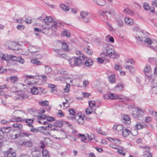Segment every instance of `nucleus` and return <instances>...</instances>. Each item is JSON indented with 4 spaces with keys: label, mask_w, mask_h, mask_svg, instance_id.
I'll return each mask as SVG.
<instances>
[{
    "label": "nucleus",
    "mask_w": 157,
    "mask_h": 157,
    "mask_svg": "<svg viewBox=\"0 0 157 157\" xmlns=\"http://www.w3.org/2000/svg\"><path fill=\"white\" fill-rule=\"evenodd\" d=\"M69 63L71 65V67H74L75 66H79L82 64V62L80 58L75 57L69 60Z\"/></svg>",
    "instance_id": "1"
},
{
    "label": "nucleus",
    "mask_w": 157,
    "mask_h": 157,
    "mask_svg": "<svg viewBox=\"0 0 157 157\" xmlns=\"http://www.w3.org/2000/svg\"><path fill=\"white\" fill-rule=\"evenodd\" d=\"M157 68V66H156L154 69V74L151 76V79H153L152 80L151 82V83L152 85L151 86L152 87V90L153 91L154 90V88L157 87V83L156 82V79H155L157 77V71H156V68Z\"/></svg>",
    "instance_id": "2"
},
{
    "label": "nucleus",
    "mask_w": 157,
    "mask_h": 157,
    "mask_svg": "<svg viewBox=\"0 0 157 157\" xmlns=\"http://www.w3.org/2000/svg\"><path fill=\"white\" fill-rule=\"evenodd\" d=\"M13 114L14 116H17L16 117L20 116L23 117H25L27 115L24 111L21 110H15L13 113Z\"/></svg>",
    "instance_id": "3"
},
{
    "label": "nucleus",
    "mask_w": 157,
    "mask_h": 157,
    "mask_svg": "<svg viewBox=\"0 0 157 157\" xmlns=\"http://www.w3.org/2000/svg\"><path fill=\"white\" fill-rule=\"evenodd\" d=\"M4 155L5 157H14L16 155V153L12 149H10L5 152Z\"/></svg>",
    "instance_id": "4"
},
{
    "label": "nucleus",
    "mask_w": 157,
    "mask_h": 157,
    "mask_svg": "<svg viewBox=\"0 0 157 157\" xmlns=\"http://www.w3.org/2000/svg\"><path fill=\"white\" fill-rule=\"evenodd\" d=\"M143 7L144 9L147 11L150 10L151 12L152 13L155 12V8L154 7H150V6L149 5L148 3L147 2H144L143 4Z\"/></svg>",
    "instance_id": "5"
},
{
    "label": "nucleus",
    "mask_w": 157,
    "mask_h": 157,
    "mask_svg": "<svg viewBox=\"0 0 157 157\" xmlns=\"http://www.w3.org/2000/svg\"><path fill=\"white\" fill-rule=\"evenodd\" d=\"M43 21L45 23V25L49 26L50 24L54 21L51 17L47 16L43 19Z\"/></svg>",
    "instance_id": "6"
},
{
    "label": "nucleus",
    "mask_w": 157,
    "mask_h": 157,
    "mask_svg": "<svg viewBox=\"0 0 157 157\" xmlns=\"http://www.w3.org/2000/svg\"><path fill=\"white\" fill-rule=\"evenodd\" d=\"M136 38L137 40H138V38H139V40L140 41H141V42L144 41L145 42L147 43L148 44H149V45L151 44L152 42V41L151 40L150 38H140V36H138L137 37L136 36Z\"/></svg>",
    "instance_id": "7"
},
{
    "label": "nucleus",
    "mask_w": 157,
    "mask_h": 157,
    "mask_svg": "<svg viewBox=\"0 0 157 157\" xmlns=\"http://www.w3.org/2000/svg\"><path fill=\"white\" fill-rule=\"evenodd\" d=\"M53 51L57 54V56L61 58H64L66 56L62 51L59 49H53Z\"/></svg>",
    "instance_id": "8"
},
{
    "label": "nucleus",
    "mask_w": 157,
    "mask_h": 157,
    "mask_svg": "<svg viewBox=\"0 0 157 157\" xmlns=\"http://www.w3.org/2000/svg\"><path fill=\"white\" fill-rule=\"evenodd\" d=\"M137 112V111H133L132 113V116L135 118L140 121L143 120V115L142 114L143 113H141L140 114H138V116H137L136 115V113Z\"/></svg>",
    "instance_id": "9"
},
{
    "label": "nucleus",
    "mask_w": 157,
    "mask_h": 157,
    "mask_svg": "<svg viewBox=\"0 0 157 157\" xmlns=\"http://www.w3.org/2000/svg\"><path fill=\"white\" fill-rule=\"evenodd\" d=\"M32 157H40L41 155L40 151L38 149H36L31 152Z\"/></svg>",
    "instance_id": "10"
},
{
    "label": "nucleus",
    "mask_w": 157,
    "mask_h": 157,
    "mask_svg": "<svg viewBox=\"0 0 157 157\" xmlns=\"http://www.w3.org/2000/svg\"><path fill=\"white\" fill-rule=\"evenodd\" d=\"M94 3L97 5L103 6L105 4V2L104 0H92Z\"/></svg>",
    "instance_id": "11"
},
{
    "label": "nucleus",
    "mask_w": 157,
    "mask_h": 157,
    "mask_svg": "<svg viewBox=\"0 0 157 157\" xmlns=\"http://www.w3.org/2000/svg\"><path fill=\"white\" fill-rule=\"evenodd\" d=\"M151 71V67L150 66L147 65H146L144 69V73L145 75L149 78H150V75H148L147 74H146V73H150Z\"/></svg>",
    "instance_id": "12"
},
{
    "label": "nucleus",
    "mask_w": 157,
    "mask_h": 157,
    "mask_svg": "<svg viewBox=\"0 0 157 157\" xmlns=\"http://www.w3.org/2000/svg\"><path fill=\"white\" fill-rule=\"evenodd\" d=\"M39 49L37 46H30L29 49V51L32 53L36 52L39 51Z\"/></svg>",
    "instance_id": "13"
},
{
    "label": "nucleus",
    "mask_w": 157,
    "mask_h": 157,
    "mask_svg": "<svg viewBox=\"0 0 157 157\" xmlns=\"http://www.w3.org/2000/svg\"><path fill=\"white\" fill-rule=\"evenodd\" d=\"M125 23L128 25H132L134 24V21L133 20L129 17H126L124 19Z\"/></svg>",
    "instance_id": "14"
},
{
    "label": "nucleus",
    "mask_w": 157,
    "mask_h": 157,
    "mask_svg": "<svg viewBox=\"0 0 157 157\" xmlns=\"http://www.w3.org/2000/svg\"><path fill=\"white\" fill-rule=\"evenodd\" d=\"M122 121L123 122L128 124H129L131 123V121L130 120L129 116L127 115H124Z\"/></svg>",
    "instance_id": "15"
},
{
    "label": "nucleus",
    "mask_w": 157,
    "mask_h": 157,
    "mask_svg": "<svg viewBox=\"0 0 157 157\" xmlns=\"http://www.w3.org/2000/svg\"><path fill=\"white\" fill-rule=\"evenodd\" d=\"M63 122L61 121H57L53 124L54 127L61 128L63 126Z\"/></svg>",
    "instance_id": "16"
},
{
    "label": "nucleus",
    "mask_w": 157,
    "mask_h": 157,
    "mask_svg": "<svg viewBox=\"0 0 157 157\" xmlns=\"http://www.w3.org/2000/svg\"><path fill=\"white\" fill-rule=\"evenodd\" d=\"M51 26V29L53 32L56 31V29L57 27V23L55 21H53L50 24Z\"/></svg>",
    "instance_id": "17"
},
{
    "label": "nucleus",
    "mask_w": 157,
    "mask_h": 157,
    "mask_svg": "<svg viewBox=\"0 0 157 157\" xmlns=\"http://www.w3.org/2000/svg\"><path fill=\"white\" fill-rule=\"evenodd\" d=\"M117 25L120 27L121 28L123 26L124 22L123 20L120 18L117 19L116 21Z\"/></svg>",
    "instance_id": "18"
},
{
    "label": "nucleus",
    "mask_w": 157,
    "mask_h": 157,
    "mask_svg": "<svg viewBox=\"0 0 157 157\" xmlns=\"http://www.w3.org/2000/svg\"><path fill=\"white\" fill-rule=\"evenodd\" d=\"M61 8L65 12H67L69 10V7L64 4L61 3L60 5Z\"/></svg>",
    "instance_id": "19"
},
{
    "label": "nucleus",
    "mask_w": 157,
    "mask_h": 157,
    "mask_svg": "<svg viewBox=\"0 0 157 157\" xmlns=\"http://www.w3.org/2000/svg\"><path fill=\"white\" fill-rule=\"evenodd\" d=\"M106 53L109 55L111 57V56H113V53H114V50H113L112 48H109L107 46L106 49Z\"/></svg>",
    "instance_id": "20"
},
{
    "label": "nucleus",
    "mask_w": 157,
    "mask_h": 157,
    "mask_svg": "<svg viewBox=\"0 0 157 157\" xmlns=\"http://www.w3.org/2000/svg\"><path fill=\"white\" fill-rule=\"evenodd\" d=\"M15 118H13L11 119L10 121L12 122H18L21 121H23L24 120L21 117H16Z\"/></svg>",
    "instance_id": "21"
},
{
    "label": "nucleus",
    "mask_w": 157,
    "mask_h": 157,
    "mask_svg": "<svg viewBox=\"0 0 157 157\" xmlns=\"http://www.w3.org/2000/svg\"><path fill=\"white\" fill-rule=\"evenodd\" d=\"M25 122L27 123V125L29 126V127H33V124H31L33 123V120L31 119H25Z\"/></svg>",
    "instance_id": "22"
},
{
    "label": "nucleus",
    "mask_w": 157,
    "mask_h": 157,
    "mask_svg": "<svg viewBox=\"0 0 157 157\" xmlns=\"http://www.w3.org/2000/svg\"><path fill=\"white\" fill-rule=\"evenodd\" d=\"M124 13L126 14H129L132 15L134 14V13L133 11L130 10L128 8H127L124 9Z\"/></svg>",
    "instance_id": "23"
},
{
    "label": "nucleus",
    "mask_w": 157,
    "mask_h": 157,
    "mask_svg": "<svg viewBox=\"0 0 157 157\" xmlns=\"http://www.w3.org/2000/svg\"><path fill=\"white\" fill-rule=\"evenodd\" d=\"M89 13L86 11H82L80 12V16L81 18L83 19L85 17L88 16Z\"/></svg>",
    "instance_id": "24"
},
{
    "label": "nucleus",
    "mask_w": 157,
    "mask_h": 157,
    "mask_svg": "<svg viewBox=\"0 0 157 157\" xmlns=\"http://www.w3.org/2000/svg\"><path fill=\"white\" fill-rule=\"evenodd\" d=\"M114 10L113 9H111L110 11H102V13H103L106 14L109 16V17H111L112 16V14L114 13Z\"/></svg>",
    "instance_id": "25"
},
{
    "label": "nucleus",
    "mask_w": 157,
    "mask_h": 157,
    "mask_svg": "<svg viewBox=\"0 0 157 157\" xmlns=\"http://www.w3.org/2000/svg\"><path fill=\"white\" fill-rule=\"evenodd\" d=\"M130 132V131L128 129H123L122 131V133L123 136L124 137H126L128 135H129Z\"/></svg>",
    "instance_id": "26"
},
{
    "label": "nucleus",
    "mask_w": 157,
    "mask_h": 157,
    "mask_svg": "<svg viewBox=\"0 0 157 157\" xmlns=\"http://www.w3.org/2000/svg\"><path fill=\"white\" fill-rule=\"evenodd\" d=\"M76 54L78 56H79V58H82V59L83 60H85V59H87V57L86 56L85 57L84 55L82 53L79 51H77L76 52Z\"/></svg>",
    "instance_id": "27"
},
{
    "label": "nucleus",
    "mask_w": 157,
    "mask_h": 157,
    "mask_svg": "<svg viewBox=\"0 0 157 157\" xmlns=\"http://www.w3.org/2000/svg\"><path fill=\"white\" fill-rule=\"evenodd\" d=\"M92 64L93 62L91 59H87L85 62V65L86 67H90Z\"/></svg>",
    "instance_id": "28"
},
{
    "label": "nucleus",
    "mask_w": 157,
    "mask_h": 157,
    "mask_svg": "<svg viewBox=\"0 0 157 157\" xmlns=\"http://www.w3.org/2000/svg\"><path fill=\"white\" fill-rule=\"evenodd\" d=\"M124 87V85L123 83L121 82L118 83L115 87V88H118L120 91H122Z\"/></svg>",
    "instance_id": "29"
},
{
    "label": "nucleus",
    "mask_w": 157,
    "mask_h": 157,
    "mask_svg": "<svg viewBox=\"0 0 157 157\" xmlns=\"http://www.w3.org/2000/svg\"><path fill=\"white\" fill-rule=\"evenodd\" d=\"M62 48L64 51H67L69 49L68 46L66 43L64 42L62 43Z\"/></svg>",
    "instance_id": "30"
},
{
    "label": "nucleus",
    "mask_w": 157,
    "mask_h": 157,
    "mask_svg": "<svg viewBox=\"0 0 157 157\" xmlns=\"http://www.w3.org/2000/svg\"><path fill=\"white\" fill-rule=\"evenodd\" d=\"M1 130L3 133H7L10 131V127H6L2 128H1Z\"/></svg>",
    "instance_id": "31"
},
{
    "label": "nucleus",
    "mask_w": 157,
    "mask_h": 157,
    "mask_svg": "<svg viewBox=\"0 0 157 157\" xmlns=\"http://www.w3.org/2000/svg\"><path fill=\"white\" fill-rule=\"evenodd\" d=\"M48 86L49 88H50L52 89V90H51V92L52 93H53L56 90V86L54 85L50 84H48Z\"/></svg>",
    "instance_id": "32"
},
{
    "label": "nucleus",
    "mask_w": 157,
    "mask_h": 157,
    "mask_svg": "<svg viewBox=\"0 0 157 157\" xmlns=\"http://www.w3.org/2000/svg\"><path fill=\"white\" fill-rule=\"evenodd\" d=\"M79 118L77 119V122L79 124H82L84 122V119L81 115L78 116Z\"/></svg>",
    "instance_id": "33"
},
{
    "label": "nucleus",
    "mask_w": 157,
    "mask_h": 157,
    "mask_svg": "<svg viewBox=\"0 0 157 157\" xmlns=\"http://www.w3.org/2000/svg\"><path fill=\"white\" fill-rule=\"evenodd\" d=\"M33 143L31 141H28L26 142L25 141L24 143L23 144V145H24V146L28 147H31L33 145Z\"/></svg>",
    "instance_id": "34"
},
{
    "label": "nucleus",
    "mask_w": 157,
    "mask_h": 157,
    "mask_svg": "<svg viewBox=\"0 0 157 157\" xmlns=\"http://www.w3.org/2000/svg\"><path fill=\"white\" fill-rule=\"evenodd\" d=\"M38 89L35 87H33L31 89V91L32 94H38Z\"/></svg>",
    "instance_id": "35"
},
{
    "label": "nucleus",
    "mask_w": 157,
    "mask_h": 157,
    "mask_svg": "<svg viewBox=\"0 0 157 157\" xmlns=\"http://www.w3.org/2000/svg\"><path fill=\"white\" fill-rule=\"evenodd\" d=\"M43 157H49L48 152L47 149H45L42 151Z\"/></svg>",
    "instance_id": "36"
},
{
    "label": "nucleus",
    "mask_w": 157,
    "mask_h": 157,
    "mask_svg": "<svg viewBox=\"0 0 157 157\" xmlns=\"http://www.w3.org/2000/svg\"><path fill=\"white\" fill-rule=\"evenodd\" d=\"M135 127L138 130L141 129L144 127L143 125L139 122L137 123L136 124Z\"/></svg>",
    "instance_id": "37"
},
{
    "label": "nucleus",
    "mask_w": 157,
    "mask_h": 157,
    "mask_svg": "<svg viewBox=\"0 0 157 157\" xmlns=\"http://www.w3.org/2000/svg\"><path fill=\"white\" fill-rule=\"evenodd\" d=\"M115 77V75H111L109 76V80L110 82H114L116 80Z\"/></svg>",
    "instance_id": "38"
},
{
    "label": "nucleus",
    "mask_w": 157,
    "mask_h": 157,
    "mask_svg": "<svg viewBox=\"0 0 157 157\" xmlns=\"http://www.w3.org/2000/svg\"><path fill=\"white\" fill-rule=\"evenodd\" d=\"M31 135V134L27 133L20 132L19 134V136L21 137L26 136L27 137H29V136Z\"/></svg>",
    "instance_id": "39"
},
{
    "label": "nucleus",
    "mask_w": 157,
    "mask_h": 157,
    "mask_svg": "<svg viewBox=\"0 0 157 157\" xmlns=\"http://www.w3.org/2000/svg\"><path fill=\"white\" fill-rule=\"evenodd\" d=\"M110 99L113 100L118 98V96L113 93L109 94Z\"/></svg>",
    "instance_id": "40"
},
{
    "label": "nucleus",
    "mask_w": 157,
    "mask_h": 157,
    "mask_svg": "<svg viewBox=\"0 0 157 157\" xmlns=\"http://www.w3.org/2000/svg\"><path fill=\"white\" fill-rule=\"evenodd\" d=\"M65 88L64 89V91L65 93H67L69 92L70 89V85L69 84L67 83Z\"/></svg>",
    "instance_id": "41"
},
{
    "label": "nucleus",
    "mask_w": 157,
    "mask_h": 157,
    "mask_svg": "<svg viewBox=\"0 0 157 157\" xmlns=\"http://www.w3.org/2000/svg\"><path fill=\"white\" fill-rule=\"evenodd\" d=\"M84 51L88 55H91L93 54V52L91 50L88 49V48L84 49Z\"/></svg>",
    "instance_id": "42"
},
{
    "label": "nucleus",
    "mask_w": 157,
    "mask_h": 157,
    "mask_svg": "<svg viewBox=\"0 0 157 157\" xmlns=\"http://www.w3.org/2000/svg\"><path fill=\"white\" fill-rule=\"evenodd\" d=\"M39 104L41 106H47L48 105L49 103H48V101H40V102H39Z\"/></svg>",
    "instance_id": "43"
},
{
    "label": "nucleus",
    "mask_w": 157,
    "mask_h": 157,
    "mask_svg": "<svg viewBox=\"0 0 157 157\" xmlns=\"http://www.w3.org/2000/svg\"><path fill=\"white\" fill-rule=\"evenodd\" d=\"M145 148L147 150V151H146V155H144L145 157H152V156L150 155V153L148 152L149 151V148L147 147H145Z\"/></svg>",
    "instance_id": "44"
},
{
    "label": "nucleus",
    "mask_w": 157,
    "mask_h": 157,
    "mask_svg": "<svg viewBox=\"0 0 157 157\" xmlns=\"http://www.w3.org/2000/svg\"><path fill=\"white\" fill-rule=\"evenodd\" d=\"M10 79L11 81L14 83L17 81L18 77L17 76H10Z\"/></svg>",
    "instance_id": "45"
},
{
    "label": "nucleus",
    "mask_w": 157,
    "mask_h": 157,
    "mask_svg": "<svg viewBox=\"0 0 157 157\" xmlns=\"http://www.w3.org/2000/svg\"><path fill=\"white\" fill-rule=\"evenodd\" d=\"M31 62L33 64L36 65H40V61L37 60L36 59H32L31 60Z\"/></svg>",
    "instance_id": "46"
},
{
    "label": "nucleus",
    "mask_w": 157,
    "mask_h": 157,
    "mask_svg": "<svg viewBox=\"0 0 157 157\" xmlns=\"http://www.w3.org/2000/svg\"><path fill=\"white\" fill-rule=\"evenodd\" d=\"M89 105L90 107L92 108L95 106V103L94 101L91 100L89 102Z\"/></svg>",
    "instance_id": "47"
},
{
    "label": "nucleus",
    "mask_w": 157,
    "mask_h": 157,
    "mask_svg": "<svg viewBox=\"0 0 157 157\" xmlns=\"http://www.w3.org/2000/svg\"><path fill=\"white\" fill-rule=\"evenodd\" d=\"M45 71L46 73H48L52 71V69L50 67L48 66H45Z\"/></svg>",
    "instance_id": "48"
},
{
    "label": "nucleus",
    "mask_w": 157,
    "mask_h": 157,
    "mask_svg": "<svg viewBox=\"0 0 157 157\" xmlns=\"http://www.w3.org/2000/svg\"><path fill=\"white\" fill-rule=\"evenodd\" d=\"M90 21V17H89L88 16L85 17L82 19V21L85 23L89 22Z\"/></svg>",
    "instance_id": "49"
},
{
    "label": "nucleus",
    "mask_w": 157,
    "mask_h": 157,
    "mask_svg": "<svg viewBox=\"0 0 157 157\" xmlns=\"http://www.w3.org/2000/svg\"><path fill=\"white\" fill-rule=\"evenodd\" d=\"M13 126L14 128H18L20 129H21L22 128V125L20 124H14L13 125Z\"/></svg>",
    "instance_id": "50"
},
{
    "label": "nucleus",
    "mask_w": 157,
    "mask_h": 157,
    "mask_svg": "<svg viewBox=\"0 0 157 157\" xmlns=\"http://www.w3.org/2000/svg\"><path fill=\"white\" fill-rule=\"evenodd\" d=\"M17 61L22 64L25 61L24 59L21 57H17Z\"/></svg>",
    "instance_id": "51"
},
{
    "label": "nucleus",
    "mask_w": 157,
    "mask_h": 157,
    "mask_svg": "<svg viewBox=\"0 0 157 157\" xmlns=\"http://www.w3.org/2000/svg\"><path fill=\"white\" fill-rule=\"evenodd\" d=\"M123 129V127L122 125H118L115 127V129L117 131H119Z\"/></svg>",
    "instance_id": "52"
},
{
    "label": "nucleus",
    "mask_w": 157,
    "mask_h": 157,
    "mask_svg": "<svg viewBox=\"0 0 157 157\" xmlns=\"http://www.w3.org/2000/svg\"><path fill=\"white\" fill-rule=\"evenodd\" d=\"M61 35L63 36H66L68 37L70 36V33L67 31H64L62 33H61Z\"/></svg>",
    "instance_id": "53"
},
{
    "label": "nucleus",
    "mask_w": 157,
    "mask_h": 157,
    "mask_svg": "<svg viewBox=\"0 0 157 157\" xmlns=\"http://www.w3.org/2000/svg\"><path fill=\"white\" fill-rule=\"evenodd\" d=\"M47 121L51 122L54 121L55 120V118L54 117H52L50 116H48L47 117Z\"/></svg>",
    "instance_id": "54"
},
{
    "label": "nucleus",
    "mask_w": 157,
    "mask_h": 157,
    "mask_svg": "<svg viewBox=\"0 0 157 157\" xmlns=\"http://www.w3.org/2000/svg\"><path fill=\"white\" fill-rule=\"evenodd\" d=\"M0 57H1L2 59L6 61L8 60V58L6 57L5 55L2 53H0Z\"/></svg>",
    "instance_id": "55"
},
{
    "label": "nucleus",
    "mask_w": 157,
    "mask_h": 157,
    "mask_svg": "<svg viewBox=\"0 0 157 157\" xmlns=\"http://www.w3.org/2000/svg\"><path fill=\"white\" fill-rule=\"evenodd\" d=\"M93 110L91 108H87L86 110V113L88 114H90L92 113Z\"/></svg>",
    "instance_id": "56"
},
{
    "label": "nucleus",
    "mask_w": 157,
    "mask_h": 157,
    "mask_svg": "<svg viewBox=\"0 0 157 157\" xmlns=\"http://www.w3.org/2000/svg\"><path fill=\"white\" fill-rule=\"evenodd\" d=\"M117 152L120 154H121L124 156L125 155V153L124 152V149H122V148L118 149L117 151Z\"/></svg>",
    "instance_id": "57"
},
{
    "label": "nucleus",
    "mask_w": 157,
    "mask_h": 157,
    "mask_svg": "<svg viewBox=\"0 0 157 157\" xmlns=\"http://www.w3.org/2000/svg\"><path fill=\"white\" fill-rule=\"evenodd\" d=\"M111 139L114 141V143L117 144H119L121 143V140L119 139H114L111 138Z\"/></svg>",
    "instance_id": "58"
},
{
    "label": "nucleus",
    "mask_w": 157,
    "mask_h": 157,
    "mask_svg": "<svg viewBox=\"0 0 157 157\" xmlns=\"http://www.w3.org/2000/svg\"><path fill=\"white\" fill-rule=\"evenodd\" d=\"M133 111H137V112L136 113V115H137V116L138 114H140L141 113H143V111L142 110L139 109L138 108L135 109Z\"/></svg>",
    "instance_id": "59"
},
{
    "label": "nucleus",
    "mask_w": 157,
    "mask_h": 157,
    "mask_svg": "<svg viewBox=\"0 0 157 157\" xmlns=\"http://www.w3.org/2000/svg\"><path fill=\"white\" fill-rule=\"evenodd\" d=\"M17 28L18 30H23L25 28V26L23 25H18L17 26Z\"/></svg>",
    "instance_id": "60"
},
{
    "label": "nucleus",
    "mask_w": 157,
    "mask_h": 157,
    "mask_svg": "<svg viewBox=\"0 0 157 157\" xmlns=\"http://www.w3.org/2000/svg\"><path fill=\"white\" fill-rule=\"evenodd\" d=\"M88 137L89 140H91L94 139V135H92L90 133V134H88Z\"/></svg>",
    "instance_id": "61"
},
{
    "label": "nucleus",
    "mask_w": 157,
    "mask_h": 157,
    "mask_svg": "<svg viewBox=\"0 0 157 157\" xmlns=\"http://www.w3.org/2000/svg\"><path fill=\"white\" fill-rule=\"evenodd\" d=\"M115 68L116 70H121L122 69V67L119 65L115 64Z\"/></svg>",
    "instance_id": "62"
},
{
    "label": "nucleus",
    "mask_w": 157,
    "mask_h": 157,
    "mask_svg": "<svg viewBox=\"0 0 157 157\" xmlns=\"http://www.w3.org/2000/svg\"><path fill=\"white\" fill-rule=\"evenodd\" d=\"M10 59L13 61H16L17 60V57L15 56H13L12 55L10 56Z\"/></svg>",
    "instance_id": "63"
},
{
    "label": "nucleus",
    "mask_w": 157,
    "mask_h": 157,
    "mask_svg": "<svg viewBox=\"0 0 157 157\" xmlns=\"http://www.w3.org/2000/svg\"><path fill=\"white\" fill-rule=\"evenodd\" d=\"M69 113L70 114L74 115L75 114V111L72 109H70L69 110Z\"/></svg>",
    "instance_id": "64"
}]
</instances>
